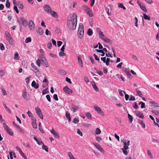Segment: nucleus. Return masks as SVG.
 Wrapping results in <instances>:
<instances>
[{"label":"nucleus","mask_w":159,"mask_h":159,"mask_svg":"<svg viewBox=\"0 0 159 159\" xmlns=\"http://www.w3.org/2000/svg\"><path fill=\"white\" fill-rule=\"evenodd\" d=\"M135 99L134 97V96L131 95L130 98H129V101H134Z\"/></svg>","instance_id":"nucleus-60"},{"label":"nucleus","mask_w":159,"mask_h":159,"mask_svg":"<svg viewBox=\"0 0 159 159\" xmlns=\"http://www.w3.org/2000/svg\"><path fill=\"white\" fill-rule=\"evenodd\" d=\"M70 113L68 111H66V116L67 119L68 120V121L70 122L71 120V118L70 116Z\"/></svg>","instance_id":"nucleus-20"},{"label":"nucleus","mask_w":159,"mask_h":159,"mask_svg":"<svg viewBox=\"0 0 159 159\" xmlns=\"http://www.w3.org/2000/svg\"><path fill=\"white\" fill-rule=\"evenodd\" d=\"M92 85L93 86V87L94 88V89L96 91H98V89L96 85V84L94 82H93V83L92 84Z\"/></svg>","instance_id":"nucleus-34"},{"label":"nucleus","mask_w":159,"mask_h":159,"mask_svg":"<svg viewBox=\"0 0 159 159\" xmlns=\"http://www.w3.org/2000/svg\"><path fill=\"white\" fill-rule=\"evenodd\" d=\"M5 74V73L4 71L2 70H0V76L2 77L4 76Z\"/></svg>","instance_id":"nucleus-49"},{"label":"nucleus","mask_w":159,"mask_h":159,"mask_svg":"<svg viewBox=\"0 0 159 159\" xmlns=\"http://www.w3.org/2000/svg\"><path fill=\"white\" fill-rule=\"evenodd\" d=\"M51 15L54 17H56L57 16V13L54 11H51V12L50 13Z\"/></svg>","instance_id":"nucleus-29"},{"label":"nucleus","mask_w":159,"mask_h":159,"mask_svg":"<svg viewBox=\"0 0 159 159\" xmlns=\"http://www.w3.org/2000/svg\"><path fill=\"white\" fill-rule=\"evenodd\" d=\"M150 104H151V106L154 107H158V104L153 101H150L149 102Z\"/></svg>","instance_id":"nucleus-22"},{"label":"nucleus","mask_w":159,"mask_h":159,"mask_svg":"<svg viewBox=\"0 0 159 159\" xmlns=\"http://www.w3.org/2000/svg\"><path fill=\"white\" fill-rule=\"evenodd\" d=\"M14 59L16 60H18L19 59V54L17 52H16L14 54Z\"/></svg>","instance_id":"nucleus-28"},{"label":"nucleus","mask_w":159,"mask_h":159,"mask_svg":"<svg viewBox=\"0 0 159 159\" xmlns=\"http://www.w3.org/2000/svg\"><path fill=\"white\" fill-rule=\"evenodd\" d=\"M94 69H95V70H96V71H97V73H98L99 75H102L103 74V72H102V71H98V70H97V69H96V68H94Z\"/></svg>","instance_id":"nucleus-54"},{"label":"nucleus","mask_w":159,"mask_h":159,"mask_svg":"<svg viewBox=\"0 0 159 159\" xmlns=\"http://www.w3.org/2000/svg\"><path fill=\"white\" fill-rule=\"evenodd\" d=\"M44 65L45 67H48V62L46 61L45 58H44Z\"/></svg>","instance_id":"nucleus-59"},{"label":"nucleus","mask_w":159,"mask_h":159,"mask_svg":"<svg viewBox=\"0 0 159 159\" xmlns=\"http://www.w3.org/2000/svg\"><path fill=\"white\" fill-rule=\"evenodd\" d=\"M139 123L141 124L143 128H144L145 127V124L143 123V121L142 120H139Z\"/></svg>","instance_id":"nucleus-53"},{"label":"nucleus","mask_w":159,"mask_h":159,"mask_svg":"<svg viewBox=\"0 0 159 159\" xmlns=\"http://www.w3.org/2000/svg\"><path fill=\"white\" fill-rule=\"evenodd\" d=\"M22 96L23 98L26 101L29 100L30 98V96L29 93L26 92L25 89L23 90Z\"/></svg>","instance_id":"nucleus-4"},{"label":"nucleus","mask_w":159,"mask_h":159,"mask_svg":"<svg viewBox=\"0 0 159 159\" xmlns=\"http://www.w3.org/2000/svg\"><path fill=\"white\" fill-rule=\"evenodd\" d=\"M110 61V59L107 58L106 61V64L107 66H108L109 65V62Z\"/></svg>","instance_id":"nucleus-51"},{"label":"nucleus","mask_w":159,"mask_h":159,"mask_svg":"<svg viewBox=\"0 0 159 159\" xmlns=\"http://www.w3.org/2000/svg\"><path fill=\"white\" fill-rule=\"evenodd\" d=\"M1 89L2 92V93L4 95H6L7 94V93L6 92V91L2 87L1 88Z\"/></svg>","instance_id":"nucleus-43"},{"label":"nucleus","mask_w":159,"mask_h":159,"mask_svg":"<svg viewBox=\"0 0 159 159\" xmlns=\"http://www.w3.org/2000/svg\"><path fill=\"white\" fill-rule=\"evenodd\" d=\"M36 120H35L32 122V125L33 127L35 129H36L37 128V125L36 123Z\"/></svg>","instance_id":"nucleus-24"},{"label":"nucleus","mask_w":159,"mask_h":159,"mask_svg":"<svg viewBox=\"0 0 159 159\" xmlns=\"http://www.w3.org/2000/svg\"><path fill=\"white\" fill-rule=\"evenodd\" d=\"M42 148L43 150H45L46 152H48V147L44 144L42 146Z\"/></svg>","instance_id":"nucleus-40"},{"label":"nucleus","mask_w":159,"mask_h":159,"mask_svg":"<svg viewBox=\"0 0 159 159\" xmlns=\"http://www.w3.org/2000/svg\"><path fill=\"white\" fill-rule=\"evenodd\" d=\"M101 130L99 128H98L96 129L95 134H100L101 133Z\"/></svg>","instance_id":"nucleus-36"},{"label":"nucleus","mask_w":159,"mask_h":159,"mask_svg":"<svg viewBox=\"0 0 159 159\" xmlns=\"http://www.w3.org/2000/svg\"><path fill=\"white\" fill-rule=\"evenodd\" d=\"M31 41V39L30 37L27 38L25 40V42L27 43L29 42H30Z\"/></svg>","instance_id":"nucleus-46"},{"label":"nucleus","mask_w":159,"mask_h":159,"mask_svg":"<svg viewBox=\"0 0 159 159\" xmlns=\"http://www.w3.org/2000/svg\"><path fill=\"white\" fill-rule=\"evenodd\" d=\"M79 109V107L75 105H73L71 107V110L73 112H75Z\"/></svg>","instance_id":"nucleus-16"},{"label":"nucleus","mask_w":159,"mask_h":159,"mask_svg":"<svg viewBox=\"0 0 159 159\" xmlns=\"http://www.w3.org/2000/svg\"><path fill=\"white\" fill-rule=\"evenodd\" d=\"M77 133L79 134L80 136H83V134L82 132L79 129H78L77 130Z\"/></svg>","instance_id":"nucleus-62"},{"label":"nucleus","mask_w":159,"mask_h":159,"mask_svg":"<svg viewBox=\"0 0 159 159\" xmlns=\"http://www.w3.org/2000/svg\"><path fill=\"white\" fill-rule=\"evenodd\" d=\"M93 31L91 29H89L87 31V34L89 36H91L93 34Z\"/></svg>","instance_id":"nucleus-30"},{"label":"nucleus","mask_w":159,"mask_h":159,"mask_svg":"<svg viewBox=\"0 0 159 159\" xmlns=\"http://www.w3.org/2000/svg\"><path fill=\"white\" fill-rule=\"evenodd\" d=\"M16 148L22 156L25 155V154L22 151L20 148L19 147L16 146Z\"/></svg>","instance_id":"nucleus-25"},{"label":"nucleus","mask_w":159,"mask_h":159,"mask_svg":"<svg viewBox=\"0 0 159 159\" xmlns=\"http://www.w3.org/2000/svg\"><path fill=\"white\" fill-rule=\"evenodd\" d=\"M13 8L14 10L17 13H18L19 12V11L17 9V7L16 5H14Z\"/></svg>","instance_id":"nucleus-57"},{"label":"nucleus","mask_w":159,"mask_h":159,"mask_svg":"<svg viewBox=\"0 0 159 159\" xmlns=\"http://www.w3.org/2000/svg\"><path fill=\"white\" fill-rule=\"evenodd\" d=\"M78 60L79 64L80 66L81 67H83V65L82 64V61L80 56H79L78 57Z\"/></svg>","instance_id":"nucleus-23"},{"label":"nucleus","mask_w":159,"mask_h":159,"mask_svg":"<svg viewBox=\"0 0 159 159\" xmlns=\"http://www.w3.org/2000/svg\"><path fill=\"white\" fill-rule=\"evenodd\" d=\"M51 132L56 138H59V135L56 132L53 128H52V129L51 130Z\"/></svg>","instance_id":"nucleus-13"},{"label":"nucleus","mask_w":159,"mask_h":159,"mask_svg":"<svg viewBox=\"0 0 159 159\" xmlns=\"http://www.w3.org/2000/svg\"><path fill=\"white\" fill-rule=\"evenodd\" d=\"M37 33L40 35H42L43 33V31L42 29L40 27L37 28L36 30Z\"/></svg>","instance_id":"nucleus-17"},{"label":"nucleus","mask_w":159,"mask_h":159,"mask_svg":"<svg viewBox=\"0 0 159 159\" xmlns=\"http://www.w3.org/2000/svg\"><path fill=\"white\" fill-rule=\"evenodd\" d=\"M147 153H148V155L151 158H153V157L152 156V154L151 152L149 150H147Z\"/></svg>","instance_id":"nucleus-58"},{"label":"nucleus","mask_w":159,"mask_h":159,"mask_svg":"<svg viewBox=\"0 0 159 159\" xmlns=\"http://www.w3.org/2000/svg\"><path fill=\"white\" fill-rule=\"evenodd\" d=\"M45 34L47 35H51V33L50 31L48 29L46 30Z\"/></svg>","instance_id":"nucleus-63"},{"label":"nucleus","mask_w":159,"mask_h":159,"mask_svg":"<svg viewBox=\"0 0 159 159\" xmlns=\"http://www.w3.org/2000/svg\"><path fill=\"white\" fill-rule=\"evenodd\" d=\"M98 34L100 35L99 37L102 39V37H104L105 36L103 34V33L101 31V32L98 33Z\"/></svg>","instance_id":"nucleus-56"},{"label":"nucleus","mask_w":159,"mask_h":159,"mask_svg":"<svg viewBox=\"0 0 159 159\" xmlns=\"http://www.w3.org/2000/svg\"><path fill=\"white\" fill-rule=\"evenodd\" d=\"M123 92H124L125 94V100L126 101L128 100V99L129 98V96L128 94H126L125 91H123Z\"/></svg>","instance_id":"nucleus-52"},{"label":"nucleus","mask_w":159,"mask_h":159,"mask_svg":"<svg viewBox=\"0 0 159 159\" xmlns=\"http://www.w3.org/2000/svg\"><path fill=\"white\" fill-rule=\"evenodd\" d=\"M5 35L7 40L8 41L9 43L11 45H13L14 44L13 40L10 34L7 32L5 33Z\"/></svg>","instance_id":"nucleus-5"},{"label":"nucleus","mask_w":159,"mask_h":159,"mask_svg":"<svg viewBox=\"0 0 159 159\" xmlns=\"http://www.w3.org/2000/svg\"><path fill=\"white\" fill-rule=\"evenodd\" d=\"M136 92L137 93V94L140 97H143V95L141 92V91L139 90L138 89H136Z\"/></svg>","instance_id":"nucleus-32"},{"label":"nucleus","mask_w":159,"mask_h":159,"mask_svg":"<svg viewBox=\"0 0 159 159\" xmlns=\"http://www.w3.org/2000/svg\"><path fill=\"white\" fill-rule=\"evenodd\" d=\"M19 8L22 9L24 7L23 4L21 2H19V4L17 5Z\"/></svg>","instance_id":"nucleus-44"},{"label":"nucleus","mask_w":159,"mask_h":159,"mask_svg":"<svg viewBox=\"0 0 159 159\" xmlns=\"http://www.w3.org/2000/svg\"><path fill=\"white\" fill-rule=\"evenodd\" d=\"M36 71H35L36 75L38 77H39L40 75V74L38 69L36 70Z\"/></svg>","instance_id":"nucleus-50"},{"label":"nucleus","mask_w":159,"mask_h":159,"mask_svg":"<svg viewBox=\"0 0 159 159\" xmlns=\"http://www.w3.org/2000/svg\"><path fill=\"white\" fill-rule=\"evenodd\" d=\"M35 27V24L32 20H30L29 22V28L30 30H32L34 29Z\"/></svg>","instance_id":"nucleus-10"},{"label":"nucleus","mask_w":159,"mask_h":159,"mask_svg":"<svg viewBox=\"0 0 159 159\" xmlns=\"http://www.w3.org/2000/svg\"><path fill=\"white\" fill-rule=\"evenodd\" d=\"M85 12L90 17H92L93 15V13L92 11L90 8L88 9Z\"/></svg>","instance_id":"nucleus-18"},{"label":"nucleus","mask_w":159,"mask_h":159,"mask_svg":"<svg viewBox=\"0 0 159 159\" xmlns=\"http://www.w3.org/2000/svg\"><path fill=\"white\" fill-rule=\"evenodd\" d=\"M139 104H141V107H140L142 108H145V103L143 102H140L139 103Z\"/></svg>","instance_id":"nucleus-48"},{"label":"nucleus","mask_w":159,"mask_h":159,"mask_svg":"<svg viewBox=\"0 0 159 159\" xmlns=\"http://www.w3.org/2000/svg\"><path fill=\"white\" fill-rule=\"evenodd\" d=\"M35 111L37 113V115L41 119L43 118V116L42 114L41 110L38 107H36L35 108Z\"/></svg>","instance_id":"nucleus-6"},{"label":"nucleus","mask_w":159,"mask_h":159,"mask_svg":"<svg viewBox=\"0 0 159 159\" xmlns=\"http://www.w3.org/2000/svg\"><path fill=\"white\" fill-rule=\"evenodd\" d=\"M94 108L98 113L101 114L102 116H104L103 111L101 109L100 107L97 106H94Z\"/></svg>","instance_id":"nucleus-7"},{"label":"nucleus","mask_w":159,"mask_h":159,"mask_svg":"<svg viewBox=\"0 0 159 159\" xmlns=\"http://www.w3.org/2000/svg\"><path fill=\"white\" fill-rule=\"evenodd\" d=\"M22 25L25 27L27 26L28 25V22L25 19H24L22 21Z\"/></svg>","instance_id":"nucleus-27"},{"label":"nucleus","mask_w":159,"mask_h":159,"mask_svg":"<svg viewBox=\"0 0 159 159\" xmlns=\"http://www.w3.org/2000/svg\"><path fill=\"white\" fill-rule=\"evenodd\" d=\"M84 35V28L83 24L80 23L79 25L78 36L80 39L82 38Z\"/></svg>","instance_id":"nucleus-2"},{"label":"nucleus","mask_w":159,"mask_h":159,"mask_svg":"<svg viewBox=\"0 0 159 159\" xmlns=\"http://www.w3.org/2000/svg\"><path fill=\"white\" fill-rule=\"evenodd\" d=\"M31 86L32 87H34L35 89H37L39 87L38 84H36L35 81H32L31 84Z\"/></svg>","instance_id":"nucleus-21"},{"label":"nucleus","mask_w":159,"mask_h":159,"mask_svg":"<svg viewBox=\"0 0 159 159\" xmlns=\"http://www.w3.org/2000/svg\"><path fill=\"white\" fill-rule=\"evenodd\" d=\"M63 90L66 93L68 94H71L73 92L72 90L68 88L67 86L64 88Z\"/></svg>","instance_id":"nucleus-11"},{"label":"nucleus","mask_w":159,"mask_h":159,"mask_svg":"<svg viewBox=\"0 0 159 159\" xmlns=\"http://www.w3.org/2000/svg\"><path fill=\"white\" fill-rule=\"evenodd\" d=\"M28 116L31 119L34 118L33 115L31 112L30 111H28L27 112Z\"/></svg>","instance_id":"nucleus-31"},{"label":"nucleus","mask_w":159,"mask_h":159,"mask_svg":"<svg viewBox=\"0 0 159 159\" xmlns=\"http://www.w3.org/2000/svg\"><path fill=\"white\" fill-rule=\"evenodd\" d=\"M3 105L4 106V108L6 109L7 111L9 113H11V111L10 109L6 106L5 104L3 103Z\"/></svg>","instance_id":"nucleus-42"},{"label":"nucleus","mask_w":159,"mask_h":159,"mask_svg":"<svg viewBox=\"0 0 159 159\" xmlns=\"http://www.w3.org/2000/svg\"><path fill=\"white\" fill-rule=\"evenodd\" d=\"M67 154L70 159H76L70 152H68Z\"/></svg>","instance_id":"nucleus-26"},{"label":"nucleus","mask_w":159,"mask_h":159,"mask_svg":"<svg viewBox=\"0 0 159 159\" xmlns=\"http://www.w3.org/2000/svg\"><path fill=\"white\" fill-rule=\"evenodd\" d=\"M23 145L26 147L30 148V146L29 144V143L28 142H23Z\"/></svg>","instance_id":"nucleus-37"},{"label":"nucleus","mask_w":159,"mask_h":159,"mask_svg":"<svg viewBox=\"0 0 159 159\" xmlns=\"http://www.w3.org/2000/svg\"><path fill=\"white\" fill-rule=\"evenodd\" d=\"M46 98L47 100L49 102H50L51 101V98L49 95L48 94L46 96Z\"/></svg>","instance_id":"nucleus-61"},{"label":"nucleus","mask_w":159,"mask_h":159,"mask_svg":"<svg viewBox=\"0 0 159 159\" xmlns=\"http://www.w3.org/2000/svg\"><path fill=\"white\" fill-rule=\"evenodd\" d=\"M102 39L107 43H112V41L110 39L105 37V36L104 37H102Z\"/></svg>","instance_id":"nucleus-19"},{"label":"nucleus","mask_w":159,"mask_h":159,"mask_svg":"<svg viewBox=\"0 0 159 159\" xmlns=\"http://www.w3.org/2000/svg\"><path fill=\"white\" fill-rule=\"evenodd\" d=\"M93 145L98 149L99 151L102 153H104V150L102 148L101 146L98 143H93Z\"/></svg>","instance_id":"nucleus-12"},{"label":"nucleus","mask_w":159,"mask_h":159,"mask_svg":"<svg viewBox=\"0 0 159 159\" xmlns=\"http://www.w3.org/2000/svg\"><path fill=\"white\" fill-rule=\"evenodd\" d=\"M82 8L83 10L85 11V12L87 11L88 10V9H89V8L87 6L85 5H83L82 6Z\"/></svg>","instance_id":"nucleus-47"},{"label":"nucleus","mask_w":159,"mask_h":159,"mask_svg":"<svg viewBox=\"0 0 159 159\" xmlns=\"http://www.w3.org/2000/svg\"><path fill=\"white\" fill-rule=\"evenodd\" d=\"M86 116L90 120H91V115L89 112H87L86 113Z\"/></svg>","instance_id":"nucleus-35"},{"label":"nucleus","mask_w":159,"mask_h":159,"mask_svg":"<svg viewBox=\"0 0 159 159\" xmlns=\"http://www.w3.org/2000/svg\"><path fill=\"white\" fill-rule=\"evenodd\" d=\"M128 116L129 120L131 122H132L133 121V118L132 116L129 114H128Z\"/></svg>","instance_id":"nucleus-55"},{"label":"nucleus","mask_w":159,"mask_h":159,"mask_svg":"<svg viewBox=\"0 0 159 159\" xmlns=\"http://www.w3.org/2000/svg\"><path fill=\"white\" fill-rule=\"evenodd\" d=\"M77 18L76 14L74 13L72 16V20H67V24L69 29L71 30H74L76 28L77 23Z\"/></svg>","instance_id":"nucleus-1"},{"label":"nucleus","mask_w":159,"mask_h":159,"mask_svg":"<svg viewBox=\"0 0 159 159\" xmlns=\"http://www.w3.org/2000/svg\"><path fill=\"white\" fill-rule=\"evenodd\" d=\"M123 143L124 144L123 147L124 149L125 150H127L128 148V145H127V143L126 142H124Z\"/></svg>","instance_id":"nucleus-41"},{"label":"nucleus","mask_w":159,"mask_h":159,"mask_svg":"<svg viewBox=\"0 0 159 159\" xmlns=\"http://www.w3.org/2000/svg\"><path fill=\"white\" fill-rule=\"evenodd\" d=\"M137 3L141 9L145 12H147V9L144 4L142 2L139 1H137Z\"/></svg>","instance_id":"nucleus-9"},{"label":"nucleus","mask_w":159,"mask_h":159,"mask_svg":"<svg viewBox=\"0 0 159 159\" xmlns=\"http://www.w3.org/2000/svg\"><path fill=\"white\" fill-rule=\"evenodd\" d=\"M136 115L140 118L143 119L144 118V116L143 113L140 112V111H136L135 112Z\"/></svg>","instance_id":"nucleus-15"},{"label":"nucleus","mask_w":159,"mask_h":159,"mask_svg":"<svg viewBox=\"0 0 159 159\" xmlns=\"http://www.w3.org/2000/svg\"><path fill=\"white\" fill-rule=\"evenodd\" d=\"M143 18L146 20H150V17L148 16L147 15H146L144 13L143 14Z\"/></svg>","instance_id":"nucleus-33"},{"label":"nucleus","mask_w":159,"mask_h":159,"mask_svg":"<svg viewBox=\"0 0 159 159\" xmlns=\"http://www.w3.org/2000/svg\"><path fill=\"white\" fill-rule=\"evenodd\" d=\"M48 90V88L43 89L42 91V94L44 95L46 93H49V91Z\"/></svg>","instance_id":"nucleus-45"},{"label":"nucleus","mask_w":159,"mask_h":159,"mask_svg":"<svg viewBox=\"0 0 159 159\" xmlns=\"http://www.w3.org/2000/svg\"><path fill=\"white\" fill-rule=\"evenodd\" d=\"M95 51L96 52H97L102 53L101 54V56H103L105 55V53L103 52L104 51H105V52H107V49L106 48H103L102 50H98V49H95Z\"/></svg>","instance_id":"nucleus-14"},{"label":"nucleus","mask_w":159,"mask_h":159,"mask_svg":"<svg viewBox=\"0 0 159 159\" xmlns=\"http://www.w3.org/2000/svg\"><path fill=\"white\" fill-rule=\"evenodd\" d=\"M59 72L60 74L62 75H65L66 73V72L65 71L63 70H59Z\"/></svg>","instance_id":"nucleus-39"},{"label":"nucleus","mask_w":159,"mask_h":159,"mask_svg":"<svg viewBox=\"0 0 159 159\" xmlns=\"http://www.w3.org/2000/svg\"><path fill=\"white\" fill-rule=\"evenodd\" d=\"M3 126L7 133L11 136L13 135V133L11 129H10L5 123L3 124Z\"/></svg>","instance_id":"nucleus-3"},{"label":"nucleus","mask_w":159,"mask_h":159,"mask_svg":"<svg viewBox=\"0 0 159 159\" xmlns=\"http://www.w3.org/2000/svg\"><path fill=\"white\" fill-rule=\"evenodd\" d=\"M79 121V120L78 118H74L73 119V122L75 124L77 123Z\"/></svg>","instance_id":"nucleus-64"},{"label":"nucleus","mask_w":159,"mask_h":159,"mask_svg":"<svg viewBox=\"0 0 159 159\" xmlns=\"http://www.w3.org/2000/svg\"><path fill=\"white\" fill-rule=\"evenodd\" d=\"M118 7L119 8H122L124 10L126 9V8L124 6L122 3H119Z\"/></svg>","instance_id":"nucleus-38"},{"label":"nucleus","mask_w":159,"mask_h":159,"mask_svg":"<svg viewBox=\"0 0 159 159\" xmlns=\"http://www.w3.org/2000/svg\"><path fill=\"white\" fill-rule=\"evenodd\" d=\"M44 10L48 13L51 12V8L50 6L47 4H45L43 6Z\"/></svg>","instance_id":"nucleus-8"}]
</instances>
